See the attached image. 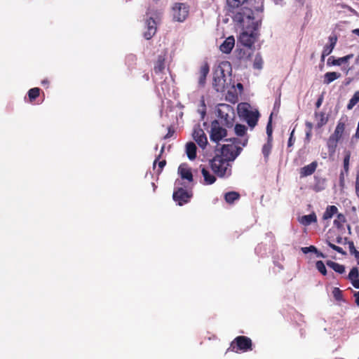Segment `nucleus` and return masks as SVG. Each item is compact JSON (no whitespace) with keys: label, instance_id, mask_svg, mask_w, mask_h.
<instances>
[{"label":"nucleus","instance_id":"1","mask_svg":"<svg viewBox=\"0 0 359 359\" xmlns=\"http://www.w3.org/2000/svg\"><path fill=\"white\" fill-rule=\"evenodd\" d=\"M224 141L229 142L230 144H223L220 149L217 148L215 156L210 161L212 170L219 177H228L231 175L232 163L242 150L238 144L246 146L248 138L245 137L243 141L237 138L225 139Z\"/></svg>","mask_w":359,"mask_h":359},{"label":"nucleus","instance_id":"2","mask_svg":"<svg viewBox=\"0 0 359 359\" xmlns=\"http://www.w3.org/2000/svg\"><path fill=\"white\" fill-rule=\"evenodd\" d=\"M162 12L161 10L155 9L149 7L147 12L146 13V28L147 31H145L143 34L144 37L149 40L154 36L157 30V24L160 20L161 15Z\"/></svg>","mask_w":359,"mask_h":359},{"label":"nucleus","instance_id":"3","mask_svg":"<svg viewBox=\"0 0 359 359\" xmlns=\"http://www.w3.org/2000/svg\"><path fill=\"white\" fill-rule=\"evenodd\" d=\"M231 8L227 7V15L231 17L234 22L241 24L243 27L252 25L254 21L253 12L248 8Z\"/></svg>","mask_w":359,"mask_h":359},{"label":"nucleus","instance_id":"4","mask_svg":"<svg viewBox=\"0 0 359 359\" xmlns=\"http://www.w3.org/2000/svg\"><path fill=\"white\" fill-rule=\"evenodd\" d=\"M260 24V22L256 21L252 22V25H248L246 27L250 30L243 31L241 33L238 43L243 46L252 48L257 39V33L256 31L259 29Z\"/></svg>","mask_w":359,"mask_h":359},{"label":"nucleus","instance_id":"5","mask_svg":"<svg viewBox=\"0 0 359 359\" xmlns=\"http://www.w3.org/2000/svg\"><path fill=\"white\" fill-rule=\"evenodd\" d=\"M238 111L240 116H242L250 127L253 128L257 123L259 114L258 111L249 109V105L241 103L238 105Z\"/></svg>","mask_w":359,"mask_h":359},{"label":"nucleus","instance_id":"6","mask_svg":"<svg viewBox=\"0 0 359 359\" xmlns=\"http://www.w3.org/2000/svg\"><path fill=\"white\" fill-rule=\"evenodd\" d=\"M218 116L224 121V124L230 128L233 126L234 111L233 107L227 104H220L217 109Z\"/></svg>","mask_w":359,"mask_h":359},{"label":"nucleus","instance_id":"7","mask_svg":"<svg viewBox=\"0 0 359 359\" xmlns=\"http://www.w3.org/2000/svg\"><path fill=\"white\" fill-rule=\"evenodd\" d=\"M226 130L220 126L217 120H215L211 123L210 139L212 142H215L218 145L219 142L226 137Z\"/></svg>","mask_w":359,"mask_h":359},{"label":"nucleus","instance_id":"8","mask_svg":"<svg viewBox=\"0 0 359 359\" xmlns=\"http://www.w3.org/2000/svg\"><path fill=\"white\" fill-rule=\"evenodd\" d=\"M181 184L180 180H177L175 181V189L172 195L173 200L177 202L179 205H182L183 204L187 203L192 196L191 194L188 192L187 190L178 187Z\"/></svg>","mask_w":359,"mask_h":359},{"label":"nucleus","instance_id":"9","mask_svg":"<svg viewBox=\"0 0 359 359\" xmlns=\"http://www.w3.org/2000/svg\"><path fill=\"white\" fill-rule=\"evenodd\" d=\"M224 70L222 66H218L213 74V87L217 92H223L226 88Z\"/></svg>","mask_w":359,"mask_h":359},{"label":"nucleus","instance_id":"10","mask_svg":"<svg viewBox=\"0 0 359 359\" xmlns=\"http://www.w3.org/2000/svg\"><path fill=\"white\" fill-rule=\"evenodd\" d=\"M189 14V7L183 3H175L172 6V15L173 20L177 22H183Z\"/></svg>","mask_w":359,"mask_h":359},{"label":"nucleus","instance_id":"11","mask_svg":"<svg viewBox=\"0 0 359 359\" xmlns=\"http://www.w3.org/2000/svg\"><path fill=\"white\" fill-rule=\"evenodd\" d=\"M252 341L251 339L247 337L240 336L237 337L231 344V348L233 351L238 352V350L246 351L251 350Z\"/></svg>","mask_w":359,"mask_h":359},{"label":"nucleus","instance_id":"12","mask_svg":"<svg viewBox=\"0 0 359 359\" xmlns=\"http://www.w3.org/2000/svg\"><path fill=\"white\" fill-rule=\"evenodd\" d=\"M192 136L198 145L202 149H205L208 144V139L203 130L200 126H196L194 128Z\"/></svg>","mask_w":359,"mask_h":359},{"label":"nucleus","instance_id":"13","mask_svg":"<svg viewBox=\"0 0 359 359\" xmlns=\"http://www.w3.org/2000/svg\"><path fill=\"white\" fill-rule=\"evenodd\" d=\"M253 52L254 50L251 47L243 46V48H239L238 45H237L236 50V57L241 62L247 63L250 60Z\"/></svg>","mask_w":359,"mask_h":359},{"label":"nucleus","instance_id":"14","mask_svg":"<svg viewBox=\"0 0 359 359\" xmlns=\"http://www.w3.org/2000/svg\"><path fill=\"white\" fill-rule=\"evenodd\" d=\"M353 57V54L347 55L344 57L334 58L333 56H331L327 60L328 65H334V66H341L344 64L348 63V60Z\"/></svg>","mask_w":359,"mask_h":359},{"label":"nucleus","instance_id":"15","mask_svg":"<svg viewBox=\"0 0 359 359\" xmlns=\"http://www.w3.org/2000/svg\"><path fill=\"white\" fill-rule=\"evenodd\" d=\"M209 65L207 63L203 64L201 68L198 73V86L200 87H203L205 84L206 77L209 73Z\"/></svg>","mask_w":359,"mask_h":359},{"label":"nucleus","instance_id":"16","mask_svg":"<svg viewBox=\"0 0 359 359\" xmlns=\"http://www.w3.org/2000/svg\"><path fill=\"white\" fill-rule=\"evenodd\" d=\"M317 166L318 163L316 161H313L310 164L304 166L300 169V177H305L311 175L316 170Z\"/></svg>","mask_w":359,"mask_h":359},{"label":"nucleus","instance_id":"17","mask_svg":"<svg viewBox=\"0 0 359 359\" xmlns=\"http://www.w3.org/2000/svg\"><path fill=\"white\" fill-rule=\"evenodd\" d=\"M235 44L233 36H229L220 46V50L224 53H229Z\"/></svg>","mask_w":359,"mask_h":359},{"label":"nucleus","instance_id":"18","mask_svg":"<svg viewBox=\"0 0 359 359\" xmlns=\"http://www.w3.org/2000/svg\"><path fill=\"white\" fill-rule=\"evenodd\" d=\"M178 173L180 175L182 179L187 180L189 182L193 180L192 173L186 164H182L179 166Z\"/></svg>","mask_w":359,"mask_h":359},{"label":"nucleus","instance_id":"19","mask_svg":"<svg viewBox=\"0 0 359 359\" xmlns=\"http://www.w3.org/2000/svg\"><path fill=\"white\" fill-rule=\"evenodd\" d=\"M201 174L203 177L204 184L206 185L212 184L216 181L215 176L205 168L201 169Z\"/></svg>","mask_w":359,"mask_h":359},{"label":"nucleus","instance_id":"20","mask_svg":"<svg viewBox=\"0 0 359 359\" xmlns=\"http://www.w3.org/2000/svg\"><path fill=\"white\" fill-rule=\"evenodd\" d=\"M186 153L190 160H194L196 156V146L194 142H188L186 144Z\"/></svg>","mask_w":359,"mask_h":359},{"label":"nucleus","instance_id":"21","mask_svg":"<svg viewBox=\"0 0 359 359\" xmlns=\"http://www.w3.org/2000/svg\"><path fill=\"white\" fill-rule=\"evenodd\" d=\"M345 129V124L342 122H339L337 125L335 130L332 135H330L331 137L339 140L344 133Z\"/></svg>","mask_w":359,"mask_h":359},{"label":"nucleus","instance_id":"22","mask_svg":"<svg viewBox=\"0 0 359 359\" xmlns=\"http://www.w3.org/2000/svg\"><path fill=\"white\" fill-rule=\"evenodd\" d=\"M299 221L303 225L308 226L316 221V216L314 213L304 215L299 218Z\"/></svg>","mask_w":359,"mask_h":359},{"label":"nucleus","instance_id":"23","mask_svg":"<svg viewBox=\"0 0 359 359\" xmlns=\"http://www.w3.org/2000/svg\"><path fill=\"white\" fill-rule=\"evenodd\" d=\"M337 140L334 139L333 137H330L327 142V146L328 148L329 155L330 156H332L336 151V148L337 147L338 143Z\"/></svg>","mask_w":359,"mask_h":359},{"label":"nucleus","instance_id":"24","mask_svg":"<svg viewBox=\"0 0 359 359\" xmlns=\"http://www.w3.org/2000/svg\"><path fill=\"white\" fill-rule=\"evenodd\" d=\"M165 56L164 55H158V60L155 64L154 70L155 73L158 74L161 73L165 69Z\"/></svg>","mask_w":359,"mask_h":359},{"label":"nucleus","instance_id":"25","mask_svg":"<svg viewBox=\"0 0 359 359\" xmlns=\"http://www.w3.org/2000/svg\"><path fill=\"white\" fill-rule=\"evenodd\" d=\"M341 76V74L337 72H327L324 76V83L330 84L334 80L339 79Z\"/></svg>","mask_w":359,"mask_h":359},{"label":"nucleus","instance_id":"26","mask_svg":"<svg viewBox=\"0 0 359 359\" xmlns=\"http://www.w3.org/2000/svg\"><path fill=\"white\" fill-rule=\"evenodd\" d=\"M326 264L329 267L332 269L337 273L341 274L345 272V267L344 265H341L332 261H327Z\"/></svg>","mask_w":359,"mask_h":359},{"label":"nucleus","instance_id":"27","mask_svg":"<svg viewBox=\"0 0 359 359\" xmlns=\"http://www.w3.org/2000/svg\"><path fill=\"white\" fill-rule=\"evenodd\" d=\"M337 212V208L334 205H329L327 206L325 212L323 214V219H330L335 213Z\"/></svg>","mask_w":359,"mask_h":359},{"label":"nucleus","instance_id":"28","mask_svg":"<svg viewBox=\"0 0 359 359\" xmlns=\"http://www.w3.org/2000/svg\"><path fill=\"white\" fill-rule=\"evenodd\" d=\"M239 197V194L236 191H230L224 195L225 201L228 203H233L236 200H238Z\"/></svg>","mask_w":359,"mask_h":359},{"label":"nucleus","instance_id":"29","mask_svg":"<svg viewBox=\"0 0 359 359\" xmlns=\"http://www.w3.org/2000/svg\"><path fill=\"white\" fill-rule=\"evenodd\" d=\"M248 0H226L227 7L231 8H238Z\"/></svg>","mask_w":359,"mask_h":359},{"label":"nucleus","instance_id":"30","mask_svg":"<svg viewBox=\"0 0 359 359\" xmlns=\"http://www.w3.org/2000/svg\"><path fill=\"white\" fill-rule=\"evenodd\" d=\"M271 148L272 142H269V140H267L266 143H265L262 147V151L266 160L269 158V156L271 151Z\"/></svg>","mask_w":359,"mask_h":359},{"label":"nucleus","instance_id":"31","mask_svg":"<svg viewBox=\"0 0 359 359\" xmlns=\"http://www.w3.org/2000/svg\"><path fill=\"white\" fill-rule=\"evenodd\" d=\"M247 131V127L244 125L236 124L234 127V132L236 135L240 137H243Z\"/></svg>","mask_w":359,"mask_h":359},{"label":"nucleus","instance_id":"32","mask_svg":"<svg viewBox=\"0 0 359 359\" xmlns=\"http://www.w3.org/2000/svg\"><path fill=\"white\" fill-rule=\"evenodd\" d=\"M359 102V90L356 91L353 96L349 100L348 104H347V109L351 110L353 108V107Z\"/></svg>","mask_w":359,"mask_h":359},{"label":"nucleus","instance_id":"33","mask_svg":"<svg viewBox=\"0 0 359 359\" xmlns=\"http://www.w3.org/2000/svg\"><path fill=\"white\" fill-rule=\"evenodd\" d=\"M263 67V60L259 53L255 55L253 61V67L257 69H262Z\"/></svg>","mask_w":359,"mask_h":359},{"label":"nucleus","instance_id":"34","mask_svg":"<svg viewBox=\"0 0 359 359\" xmlns=\"http://www.w3.org/2000/svg\"><path fill=\"white\" fill-rule=\"evenodd\" d=\"M316 117L318 120V126L321 127L322 126L325 125L327 121V118L325 117V115L324 113H316Z\"/></svg>","mask_w":359,"mask_h":359},{"label":"nucleus","instance_id":"35","mask_svg":"<svg viewBox=\"0 0 359 359\" xmlns=\"http://www.w3.org/2000/svg\"><path fill=\"white\" fill-rule=\"evenodd\" d=\"M40 89L39 88H31L28 92V95L31 101L35 100L39 95Z\"/></svg>","mask_w":359,"mask_h":359},{"label":"nucleus","instance_id":"36","mask_svg":"<svg viewBox=\"0 0 359 359\" xmlns=\"http://www.w3.org/2000/svg\"><path fill=\"white\" fill-rule=\"evenodd\" d=\"M271 116H272V114H271V116L269 117V122L266 126L267 140H269V142H272L273 130H272V126H271Z\"/></svg>","mask_w":359,"mask_h":359},{"label":"nucleus","instance_id":"37","mask_svg":"<svg viewBox=\"0 0 359 359\" xmlns=\"http://www.w3.org/2000/svg\"><path fill=\"white\" fill-rule=\"evenodd\" d=\"M316 267L323 275L325 276L327 274L325 266L322 261H317L316 263Z\"/></svg>","mask_w":359,"mask_h":359},{"label":"nucleus","instance_id":"38","mask_svg":"<svg viewBox=\"0 0 359 359\" xmlns=\"http://www.w3.org/2000/svg\"><path fill=\"white\" fill-rule=\"evenodd\" d=\"M351 157L350 151H346L344 158V169L346 172L348 171L349 161Z\"/></svg>","mask_w":359,"mask_h":359},{"label":"nucleus","instance_id":"39","mask_svg":"<svg viewBox=\"0 0 359 359\" xmlns=\"http://www.w3.org/2000/svg\"><path fill=\"white\" fill-rule=\"evenodd\" d=\"M359 276V272H358V269L357 267H353L349 274H348V279L351 281L354 279H356L358 278Z\"/></svg>","mask_w":359,"mask_h":359},{"label":"nucleus","instance_id":"40","mask_svg":"<svg viewBox=\"0 0 359 359\" xmlns=\"http://www.w3.org/2000/svg\"><path fill=\"white\" fill-rule=\"evenodd\" d=\"M349 249L350 252L354 255L355 257L358 260V264H359V252L355 250L353 242L349 243Z\"/></svg>","mask_w":359,"mask_h":359},{"label":"nucleus","instance_id":"41","mask_svg":"<svg viewBox=\"0 0 359 359\" xmlns=\"http://www.w3.org/2000/svg\"><path fill=\"white\" fill-rule=\"evenodd\" d=\"M327 243L332 249L336 250L339 253H341L342 255L346 254V252L343 250V249L341 247L335 245L334 244L332 243L330 241H327Z\"/></svg>","mask_w":359,"mask_h":359},{"label":"nucleus","instance_id":"42","mask_svg":"<svg viewBox=\"0 0 359 359\" xmlns=\"http://www.w3.org/2000/svg\"><path fill=\"white\" fill-rule=\"evenodd\" d=\"M332 294L334 297L338 301L341 300L342 298L341 291L338 287H334L333 289Z\"/></svg>","mask_w":359,"mask_h":359},{"label":"nucleus","instance_id":"43","mask_svg":"<svg viewBox=\"0 0 359 359\" xmlns=\"http://www.w3.org/2000/svg\"><path fill=\"white\" fill-rule=\"evenodd\" d=\"M301 250L304 254H307V253H309L310 252H317V248L315 246H313V245H311L309 247H303V248H301Z\"/></svg>","mask_w":359,"mask_h":359},{"label":"nucleus","instance_id":"44","mask_svg":"<svg viewBox=\"0 0 359 359\" xmlns=\"http://www.w3.org/2000/svg\"><path fill=\"white\" fill-rule=\"evenodd\" d=\"M334 47L330 45H326L323 48V56L329 55L333 50Z\"/></svg>","mask_w":359,"mask_h":359},{"label":"nucleus","instance_id":"45","mask_svg":"<svg viewBox=\"0 0 359 359\" xmlns=\"http://www.w3.org/2000/svg\"><path fill=\"white\" fill-rule=\"evenodd\" d=\"M337 41V37L336 35H331L329 36V42L330 46H333L334 48L336 43Z\"/></svg>","mask_w":359,"mask_h":359},{"label":"nucleus","instance_id":"46","mask_svg":"<svg viewBox=\"0 0 359 359\" xmlns=\"http://www.w3.org/2000/svg\"><path fill=\"white\" fill-rule=\"evenodd\" d=\"M294 132V129L291 132L290 137V138L288 140V142H287L288 147H291V146L293 145V143H294V140H293Z\"/></svg>","mask_w":359,"mask_h":359},{"label":"nucleus","instance_id":"47","mask_svg":"<svg viewBox=\"0 0 359 359\" xmlns=\"http://www.w3.org/2000/svg\"><path fill=\"white\" fill-rule=\"evenodd\" d=\"M341 70L345 72L346 74H348L349 70H350V67H348V63L346 64H344L341 65Z\"/></svg>","mask_w":359,"mask_h":359},{"label":"nucleus","instance_id":"48","mask_svg":"<svg viewBox=\"0 0 359 359\" xmlns=\"http://www.w3.org/2000/svg\"><path fill=\"white\" fill-rule=\"evenodd\" d=\"M355 189L358 196H359V174L357 175L355 179Z\"/></svg>","mask_w":359,"mask_h":359},{"label":"nucleus","instance_id":"49","mask_svg":"<svg viewBox=\"0 0 359 359\" xmlns=\"http://www.w3.org/2000/svg\"><path fill=\"white\" fill-rule=\"evenodd\" d=\"M166 161L165 160H163L158 163V167L159 170H158V172H161L163 167L165 165Z\"/></svg>","mask_w":359,"mask_h":359},{"label":"nucleus","instance_id":"50","mask_svg":"<svg viewBox=\"0 0 359 359\" xmlns=\"http://www.w3.org/2000/svg\"><path fill=\"white\" fill-rule=\"evenodd\" d=\"M323 101V96L321 95L318 97V99L316 103V106L317 108H319L321 106Z\"/></svg>","mask_w":359,"mask_h":359},{"label":"nucleus","instance_id":"51","mask_svg":"<svg viewBox=\"0 0 359 359\" xmlns=\"http://www.w3.org/2000/svg\"><path fill=\"white\" fill-rule=\"evenodd\" d=\"M351 283L353 287L359 289V278H358L351 280Z\"/></svg>","mask_w":359,"mask_h":359},{"label":"nucleus","instance_id":"52","mask_svg":"<svg viewBox=\"0 0 359 359\" xmlns=\"http://www.w3.org/2000/svg\"><path fill=\"white\" fill-rule=\"evenodd\" d=\"M164 148H165V146L163 145V147H161V154L158 156V157H156V158L155 159V161L154 162V164H153L154 168H155L158 160L160 158L161 154L163 152Z\"/></svg>","mask_w":359,"mask_h":359},{"label":"nucleus","instance_id":"53","mask_svg":"<svg viewBox=\"0 0 359 359\" xmlns=\"http://www.w3.org/2000/svg\"><path fill=\"white\" fill-rule=\"evenodd\" d=\"M280 104V93H279L278 99H276L275 103H274V108H279Z\"/></svg>","mask_w":359,"mask_h":359},{"label":"nucleus","instance_id":"54","mask_svg":"<svg viewBox=\"0 0 359 359\" xmlns=\"http://www.w3.org/2000/svg\"><path fill=\"white\" fill-rule=\"evenodd\" d=\"M174 133L173 130H171L170 128L168 129V133L165 135L164 138L167 139L170 137L172 135V133Z\"/></svg>","mask_w":359,"mask_h":359},{"label":"nucleus","instance_id":"55","mask_svg":"<svg viewBox=\"0 0 359 359\" xmlns=\"http://www.w3.org/2000/svg\"><path fill=\"white\" fill-rule=\"evenodd\" d=\"M306 126L308 128V130H312L313 128V124L311 123V122H306Z\"/></svg>","mask_w":359,"mask_h":359},{"label":"nucleus","instance_id":"56","mask_svg":"<svg viewBox=\"0 0 359 359\" xmlns=\"http://www.w3.org/2000/svg\"><path fill=\"white\" fill-rule=\"evenodd\" d=\"M355 303L359 306V291L355 293Z\"/></svg>","mask_w":359,"mask_h":359},{"label":"nucleus","instance_id":"57","mask_svg":"<svg viewBox=\"0 0 359 359\" xmlns=\"http://www.w3.org/2000/svg\"><path fill=\"white\" fill-rule=\"evenodd\" d=\"M335 242L338 244H342L343 243V238L341 236H338L336 238Z\"/></svg>","mask_w":359,"mask_h":359},{"label":"nucleus","instance_id":"58","mask_svg":"<svg viewBox=\"0 0 359 359\" xmlns=\"http://www.w3.org/2000/svg\"><path fill=\"white\" fill-rule=\"evenodd\" d=\"M317 255L318 257H322V258H324L325 257V256L324 255L323 253L319 252L318 250H317V252H315Z\"/></svg>","mask_w":359,"mask_h":359},{"label":"nucleus","instance_id":"59","mask_svg":"<svg viewBox=\"0 0 359 359\" xmlns=\"http://www.w3.org/2000/svg\"><path fill=\"white\" fill-rule=\"evenodd\" d=\"M338 219L341 222H344L345 220L344 216L341 214L338 215Z\"/></svg>","mask_w":359,"mask_h":359},{"label":"nucleus","instance_id":"60","mask_svg":"<svg viewBox=\"0 0 359 359\" xmlns=\"http://www.w3.org/2000/svg\"><path fill=\"white\" fill-rule=\"evenodd\" d=\"M353 34L359 36V28L352 30Z\"/></svg>","mask_w":359,"mask_h":359},{"label":"nucleus","instance_id":"61","mask_svg":"<svg viewBox=\"0 0 359 359\" xmlns=\"http://www.w3.org/2000/svg\"><path fill=\"white\" fill-rule=\"evenodd\" d=\"M311 130H307L306 133V139H309L310 138V136H311Z\"/></svg>","mask_w":359,"mask_h":359},{"label":"nucleus","instance_id":"62","mask_svg":"<svg viewBox=\"0 0 359 359\" xmlns=\"http://www.w3.org/2000/svg\"><path fill=\"white\" fill-rule=\"evenodd\" d=\"M349 10H350V11H351V13H353L354 15H358V12H357L355 10H354V9H353V8H349Z\"/></svg>","mask_w":359,"mask_h":359},{"label":"nucleus","instance_id":"63","mask_svg":"<svg viewBox=\"0 0 359 359\" xmlns=\"http://www.w3.org/2000/svg\"><path fill=\"white\" fill-rule=\"evenodd\" d=\"M276 4H280L283 0H273Z\"/></svg>","mask_w":359,"mask_h":359},{"label":"nucleus","instance_id":"64","mask_svg":"<svg viewBox=\"0 0 359 359\" xmlns=\"http://www.w3.org/2000/svg\"><path fill=\"white\" fill-rule=\"evenodd\" d=\"M355 136L356 138H359V130H356V133L355 134Z\"/></svg>","mask_w":359,"mask_h":359}]
</instances>
